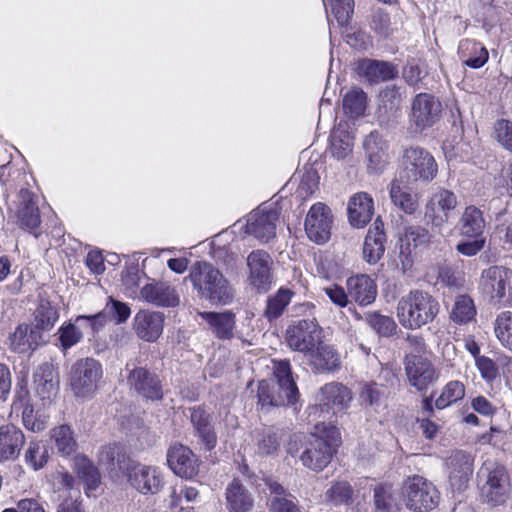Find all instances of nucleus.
<instances>
[{
  "mask_svg": "<svg viewBox=\"0 0 512 512\" xmlns=\"http://www.w3.org/2000/svg\"><path fill=\"white\" fill-rule=\"evenodd\" d=\"M197 292L199 298L211 304H230L235 295V289L224 274L212 263L196 261L186 277Z\"/></svg>",
  "mask_w": 512,
  "mask_h": 512,
  "instance_id": "1",
  "label": "nucleus"
},
{
  "mask_svg": "<svg viewBox=\"0 0 512 512\" xmlns=\"http://www.w3.org/2000/svg\"><path fill=\"white\" fill-rule=\"evenodd\" d=\"M273 374L276 382L262 380L258 384V405L261 409L294 405L299 398V390L292 375L289 361L274 362Z\"/></svg>",
  "mask_w": 512,
  "mask_h": 512,
  "instance_id": "2",
  "label": "nucleus"
},
{
  "mask_svg": "<svg viewBox=\"0 0 512 512\" xmlns=\"http://www.w3.org/2000/svg\"><path fill=\"white\" fill-rule=\"evenodd\" d=\"M439 310L440 304L433 295L424 290L413 289L399 299L396 315L402 327L417 330L431 323Z\"/></svg>",
  "mask_w": 512,
  "mask_h": 512,
  "instance_id": "3",
  "label": "nucleus"
},
{
  "mask_svg": "<svg viewBox=\"0 0 512 512\" xmlns=\"http://www.w3.org/2000/svg\"><path fill=\"white\" fill-rule=\"evenodd\" d=\"M478 486L484 502L491 506L504 505L511 494V480L506 467L495 461H485L478 473Z\"/></svg>",
  "mask_w": 512,
  "mask_h": 512,
  "instance_id": "4",
  "label": "nucleus"
},
{
  "mask_svg": "<svg viewBox=\"0 0 512 512\" xmlns=\"http://www.w3.org/2000/svg\"><path fill=\"white\" fill-rule=\"evenodd\" d=\"M352 399V393L345 385L338 382L327 383L317 393L316 403L308 407V418L319 429V425H324L327 418L346 410Z\"/></svg>",
  "mask_w": 512,
  "mask_h": 512,
  "instance_id": "5",
  "label": "nucleus"
},
{
  "mask_svg": "<svg viewBox=\"0 0 512 512\" xmlns=\"http://www.w3.org/2000/svg\"><path fill=\"white\" fill-rule=\"evenodd\" d=\"M324 436L312 434L299 455L301 463L308 469L320 472L331 462L340 443V432L333 425L324 426Z\"/></svg>",
  "mask_w": 512,
  "mask_h": 512,
  "instance_id": "6",
  "label": "nucleus"
},
{
  "mask_svg": "<svg viewBox=\"0 0 512 512\" xmlns=\"http://www.w3.org/2000/svg\"><path fill=\"white\" fill-rule=\"evenodd\" d=\"M102 377L103 368L98 360L92 357L78 359L71 366L69 377L73 395L81 399L91 398L97 391Z\"/></svg>",
  "mask_w": 512,
  "mask_h": 512,
  "instance_id": "7",
  "label": "nucleus"
},
{
  "mask_svg": "<svg viewBox=\"0 0 512 512\" xmlns=\"http://www.w3.org/2000/svg\"><path fill=\"white\" fill-rule=\"evenodd\" d=\"M402 171L399 177L407 183L418 180L432 181L438 171L437 163L430 152L421 147H409L402 157Z\"/></svg>",
  "mask_w": 512,
  "mask_h": 512,
  "instance_id": "8",
  "label": "nucleus"
},
{
  "mask_svg": "<svg viewBox=\"0 0 512 512\" xmlns=\"http://www.w3.org/2000/svg\"><path fill=\"white\" fill-rule=\"evenodd\" d=\"M286 340L292 350L307 356L322 343L323 330L315 317L298 319L288 326Z\"/></svg>",
  "mask_w": 512,
  "mask_h": 512,
  "instance_id": "9",
  "label": "nucleus"
},
{
  "mask_svg": "<svg viewBox=\"0 0 512 512\" xmlns=\"http://www.w3.org/2000/svg\"><path fill=\"white\" fill-rule=\"evenodd\" d=\"M479 289L491 303H502L512 294V270L504 266L484 269L479 280Z\"/></svg>",
  "mask_w": 512,
  "mask_h": 512,
  "instance_id": "10",
  "label": "nucleus"
},
{
  "mask_svg": "<svg viewBox=\"0 0 512 512\" xmlns=\"http://www.w3.org/2000/svg\"><path fill=\"white\" fill-rule=\"evenodd\" d=\"M442 104L430 93L417 94L411 103L409 114L410 129L414 133H422L432 128L441 118Z\"/></svg>",
  "mask_w": 512,
  "mask_h": 512,
  "instance_id": "11",
  "label": "nucleus"
},
{
  "mask_svg": "<svg viewBox=\"0 0 512 512\" xmlns=\"http://www.w3.org/2000/svg\"><path fill=\"white\" fill-rule=\"evenodd\" d=\"M406 507L414 512H427L439 503V492L436 487L419 475L407 479L404 484Z\"/></svg>",
  "mask_w": 512,
  "mask_h": 512,
  "instance_id": "12",
  "label": "nucleus"
},
{
  "mask_svg": "<svg viewBox=\"0 0 512 512\" xmlns=\"http://www.w3.org/2000/svg\"><path fill=\"white\" fill-rule=\"evenodd\" d=\"M127 383L140 397L158 401L163 398V388L158 375L145 367L137 366L134 362L126 363Z\"/></svg>",
  "mask_w": 512,
  "mask_h": 512,
  "instance_id": "13",
  "label": "nucleus"
},
{
  "mask_svg": "<svg viewBox=\"0 0 512 512\" xmlns=\"http://www.w3.org/2000/svg\"><path fill=\"white\" fill-rule=\"evenodd\" d=\"M404 365L409 384L419 392L427 391L439 378L434 365L422 356L409 354L405 357Z\"/></svg>",
  "mask_w": 512,
  "mask_h": 512,
  "instance_id": "14",
  "label": "nucleus"
},
{
  "mask_svg": "<svg viewBox=\"0 0 512 512\" xmlns=\"http://www.w3.org/2000/svg\"><path fill=\"white\" fill-rule=\"evenodd\" d=\"M333 216L331 209L318 202L310 208L305 219V231L308 238L317 243H326L331 236Z\"/></svg>",
  "mask_w": 512,
  "mask_h": 512,
  "instance_id": "15",
  "label": "nucleus"
},
{
  "mask_svg": "<svg viewBox=\"0 0 512 512\" xmlns=\"http://www.w3.org/2000/svg\"><path fill=\"white\" fill-rule=\"evenodd\" d=\"M125 473L130 485L143 495L156 494L163 487V476L155 466L133 462Z\"/></svg>",
  "mask_w": 512,
  "mask_h": 512,
  "instance_id": "16",
  "label": "nucleus"
},
{
  "mask_svg": "<svg viewBox=\"0 0 512 512\" xmlns=\"http://www.w3.org/2000/svg\"><path fill=\"white\" fill-rule=\"evenodd\" d=\"M278 219L279 212L276 208L261 205L250 214L246 225L247 233L266 243L275 237Z\"/></svg>",
  "mask_w": 512,
  "mask_h": 512,
  "instance_id": "17",
  "label": "nucleus"
},
{
  "mask_svg": "<svg viewBox=\"0 0 512 512\" xmlns=\"http://www.w3.org/2000/svg\"><path fill=\"white\" fill-rule=\"evenodd\" d=\"M451 488L462 491L467 487L473 473V458L462 450H456L445 461Z\"/></svg>",
  "mask_w": 512,
  "mask_h": 512,
  "instance_id": "18",
  "label": "nucleus"
},
{
  "mask_svg": "<svg viewBox=\"0 0 512 512\" xmlns=\"http://www.w3.org/2000/svg\"><path fill=\"white\" fill-rule=\"evenodd\" d=\"M273 261L264 250L252 251L247 257L249 282L258 291L266 292L272 283L271 266Z\"/></svg>",
  "mask_w": 512,
  "mask_h": 512,
  "instance_id": "19",
  "label": "nucleus"
},
{
  "mask_svg": "<svg viewBox=\"0 0 512 512\" xmlns=\"http://www.w3.org/2000/svg\"><path fill=\"white\" fill-rule=\"evenodd\" d=\"M430 242V234L421 226H409L401 238L399 260L403 272L410 270L414 263L416 249Z\"/></svg>",
  "mask_w": 512,
  "mask_h": 512,
  "instance_id": "20",
  "label": "nucleus"
},
{
  "mask_svg": "<svg viewBox=\"0 0 512 512\" xmlns=\"http://www.w3.org/2000/svg\"><path fill=\"white\" fill-rule=\"evenodd\" d=\"M167 463L178 476L191 479L197 475L199 460L193 451L182 444L172 445L167 452Z\"/></svg>",
  "mask_w": 512,
  "mask_h": 512,
  "instance_id": "21",
  "label": "nucleus"
},
{
  "mask_svg": "<svg viewBox=\"0 0 512 512\" xmlns=\"http://www.w3.org/2000/svg\"><path fill=\"white\" fill-rule=\"evenodd\" d=\"M163 328L162 312L140 310L134 316L133 329L136 335L146 342H155L161 336Z\"/></svg>",
  "mask_w": 512,
  "mask_h": 512,
  "instance_id": "22",
  "label": "nucleus"
},
{
  "mask_svg": "<svg viewBox=\"0 0 512 512\" xmlns=\"http://www.w3.org/2000/svg\"><path fill=\"white\" fill-rule=\"evenodd\" d=\"M456 205V195L449 190L440 189L427 203L425 216L431 219L433 225L441 226L448 220L449 213L455 209Z\"/></svg>",
  "mask_w": 512,
  "mask_h": 512,
  "instance_id": "23",
  "label": "nucleus"
},
{
  "mask_svg": "<svg viewBox=\"0 0 512 512\" xmlns=\"http://www.w3.org/2000/svg\"><path fill=\"white\" fill-rule=\"evenodd\" d=\"M141 298L159 307H175L180 299L174 287L166 282H152L141 288Z\"/></svg>",
  "mask_w": 512,
  "mask_h": 512,
  "instance_id": "24",
  "label": "nucleus"
},
{
  "mask_svg": "<svg viewBox=\"0 0 512 512\" xmlns=\"http://www.w3.org/2000/svg\"><path fill=\"white\" fill-rule=\"evenodd\" d=\"M356 70L360 77L371 84L392 80L398 74L397 68L392 63L374 59L360 60Z\"/></svg>",
  "mask_w": 512,
  "mask_h": 512,
  "instance_id": "25",
  "label": "nucleus"
},
{
  "mask_svg": "<svg viewBox=\"0 0 512 512\" xmlns=\"http://www.w3.org/2000/svg\"><path fill=\"white\" fill-rule=\"evenodd\" d=\"M25 443L24 433L13 424L0 427V461L16 459Z\"/></svg>",
  "mask_w": 512,
  "mask_h": 512,
  "instance_id": "26",
  "label": "nucleus"
},
{
  "mask_svg": "<svg viewBox=\"0 0 512 512\" xmlns=\"http://www.w3.org/2000/svg\"><path fill=\"white\" fill-rule=\"evenodd\" d=\"M373 214L374 202L369 194L359 192L350 198L348 203V218L353 227H364L370 222Z\"/></svg>",
  "mask_w": 512,
  "mask_h": 512,
  "instance_id": "27",
  "label": "nucleus"
},
{
  "mask_svg": "<svg viewBox=\"0 0 512 512\" xmlns=\"http://www.w3.org/2000/svg\"><path fill=\"white\" fill-rule=\"evenodd\" d=\"M386 234L383 222L377 218L373 226L368 230L364 245L363 258L369 264L377 263L385 252Z\"/></svg>",
  "mask_w": 512,
  "mask_h": 512,
  "instance_id": "28",
  "label": "nucleus"
},
{
  "mask_svg": "<svg viewBox=\"0 0 512 512\" xmlns=\"http://www.w3.org/2000/svg\"><path fill=\"white\" fill-rule=\"evenodd\" d=\"M308 363L317 373L333 372L340 368L341 360L337 350L323 342L307 356Z\"/></svg>",
  "mask_w": 512,
  "mask_h": 512,
  "instance_id": "29",
  "label": "nucleus"
},
{
  "mask_svg": "<svg viewBox=\"0 0 512 512\" xmlns=\"http://www.w3.org/2000/svg\"><path fill=\"white\" fill-rule=\"evenodd\" d=\"M190 418L195 434L204 444L206 450L214 449L217 444V436L212 423V416L205 409L198 406L191 409Z\"/></svg>",
  "mask_w": 512,
  "mask_h": 512,
  "instance_id": "30",
  "label": "nucleus"
},
{
  "mask_svg": "<svg viewBox=\"0 0 512 512\" xmlns=\"http://www.w3.org/2000/svg\"><path fill=\"white\" fill-rule=\"evenodd\" d=\"M225 500L228 512H251L254 507L253 495L236 478L227 485Z\"/></svg>",
  "mask_w": 512,
  "mask_h": 512,
  "instance_id": "31",
  "label": "nucleus"
},
{
  "mask_svg": "<svg viewBox=\"0 0 512 512\" xmlns=\"http://www.w3.org/2000/svg\"><path fill=\"white\" fill-rule=\"evenodd\" d=\"M34 390L37 396L45 401L50 400L58 391V377L51 363H43L37 367L33 375Z\"/></svg>",
  "mask_w": 512,
  "mask_h": 512,
  "instance_id": "32",
  "label": "nucleus"
},
{
  "mask_svg": "<svg viewBox=\"0 0 512 512\" xmlns=\"http://www.w3.org/2000/svg\"><path fill=\"white\" fill-rule=\"evenodd\" d=\"M349 296L360 306H367L375 301L377 288L367 275L352 276L346 282Z\"/></svg>",
  "mask_w": 512,
  "mask_h": 512,
  "instance_id": "33",
  "label": "nucleus"
},
{
  "mask_svg": "<svg viewBox=\"0 0 512 512\" xmlns=\"http://www.w3.org/2000/svg\"><path fill=\"white\" fill-rule=\"evenodd\" d=\"M200 316L218 339L230 340L234 337L236 316L233 312H202Z\"/></svg>",
  "mask_w": 512,
  "mask_h": 512,
  "instance_id": "34",
  "label": "nucleus"
},
{
  "mask_svg": "<svg viewBox=\"0 0 512 512\" xmlns=\"http://www.w3.org/2000/svg\"><path fill=\"white\" fill-rule=\"evenodd\" d=\"M10 348L19 354L35 350L44 340L42 333L27 324H20L10 335Z\"/></svg>",
  "mask_w": 512,
  "mask_h": 512,
  "instance_id": "35",
  "label": "nucleus"
},
{
  "mask_svg": "<svg viewBox=\"0 0 512 512\" xmlns=\"http://www.w3.org/2000/svg\"><path fill=\"white\" fill-rule=\"evenodd\" d=\"M98 458L99 462L110 471L123 473L129 470L133 463L126 452L125 446L120 443H112L101 447Z\"/></svg>",
  "mask_w": 512,
  "mask_h": 512,
  "instance_id": "36",
  "label": "nucleus"
},
{
  "mask_svg": "<svg viewBox=\"0 0 512 512\" xmlns=\"http://www.w3.org/2000/svg\"><path fill=\"white\" fill-rule=\"evenodd\" d=\"M410 184L398 177L392 181L389 191L393 205L409 215L414 214L419 206L417 195L408 187Z\"/></svg>",
  "mask_w": 512,
  "mask_h": 512,
  "instance_id": "37",
  "label": "nucleus"
},
{
  "mask_svg": "<svg viewBox=\"0 0 512 512\" xmlns=\"http://www.w3.org/2000/svg\"><path fill=\"white\" fill-rule=\"evenodd\" d=\"M458 56L464 65L479 69L487 63L489 53L480 42L463 39L458 46Z\"/></svg>",
  "mask_w": 512,
  "mask_h": 512,
  "instance_id": "38",
  "label": "nucleus"
},
{
  "mask_svg": "<svg viewBox=\"0 0 512 512\" xmlns=\"http://www.w3.org/2000/svg\"><path fill=\"white\" fill-rule=\"evenodd\" d=\"M458 228L462 236L468 238L482 237L485 228L482 211L475 206L466 207L459 220Z\"/></svg>",
  "mask_w": 512,
  "mask_h": 512,
  "instance_id": "39",
  "label": "nucleus"
},
{
  "mask_svg": "<svg viewBox=\"0 0 512 512\" xmlns=\"http://www.w3.org/2000/svg\"><path fill=\"white\" fill-rule=\"evenodd\" d=\"M51 440L57 453L61 456H70L76 452L78 444L70 426L63 424L51 430Z\"/></svg>",
  "mask_w": 512,
  "mask_h": 512,
  "instance_id": "40",
  "label": "nucleus"
},
{
  "mask_svg": "<svg viewBox=\"0 0 512 512\" xmlns=\"http://www.w3.org/2000/svg\"><path fill=\"white\" fill-rule=\"evenodd\" d=\"M59 319V312L47 299L41 298L34 312V329L39 332L51 330Z\"/></svg>",
  "mask_w": 512,
  "mask_h": 512,
  "instance_id": "41",
  "label": "nucleus"
},
{
  "mask_svg": "<svg viewBox=\"0 0 512 512\" xmlns=\"http://www.w3.org/2000/svg\"><path fill=\"white\" fill-rule=\"evenodd\" d=\"M366 105V93L358 87H353L343 97L344 113L351 118L362 116L365 112Z\"/></svg>",
  "mask_w": 512,
  "mask_h": 512,
  "instance_id": "42",
  "label": "nucleus"
},
{
  "mask_svg": "<svg viewBox=\"0 0 512 512\" xmlns=\"http://www.w3.org/2000/svg\"><path fill=\"white\" fill-rule=\"evenodd\" d=\"M74 467L78 477L84 482L88 490H95L100 484L98 469L85 456H76Z\"/></svg>",
  "mask_w": 512,
  "mask_h": 512,
  "instance_id": "43",
  "label": "nucleus"
},
{
  "mask_svg": "<svg viewBox=\"0 0 512 512\" xmlns=\"http://www.w3.org/2000/svg\"><path fill=\"white\" fill-rule=\"evenodd\" d=\"M476 308L468 295H459L455 299L450 318L457 324H466L474 319Z\"/></svg>",
  "mask_w": 512,
  "mask_h": 512,
  "instance_id": "44",
  "label": "nucleus"
},
{
  "mask_svg": "<svg viewBox=\"0 0 512 512\" xmlns=\"http://www.w3.org/2000/svg\"><path fill=\"white\" fill-rule=\"evenodd\" d=\"M78 322H64L57 331L58 346L63 353L77 345L83 339V332L76 326Z\"/></svg>",
  "mask_w": 512,
  "mask_h": 512,
  "instance_id": "45",
  "label": "nucleus"
},
{
  "mask_svg": "<svg viewBox=\"0 0 512 512\" xmlns=\"http://www.w3.org/2000/svg\"><path fill=\"white\" fill-rule=\"evenodd\" d=\"M21 195L25 204L18 214L20 225L30 230L36 229L40 224L39 209L28 190H22Z\"/></svg>",
  "mask_w": 512,
  "mask_h": 512,
  "instance_id": "46",
  "label": "nucleus"
},
{
  "mask_svg": "<svg viewBox=\"0 0 512 512\" xmlns=\"http://www.w3.org/2000/svg\"><path fill=\"white\" fill-rule=\"evenodd\" d=\"M495 336L501 346L512 352V312H500L494 322Z\"/></svg>",
  "mask_w": 512,
  "mask_h": 512,
  "instance_id": "47",
  "label": "nucleus"
},
{
  "mask_svg": "<svg viewBox=\"0 0 512 512\" xmlns=\"http://www.w3.org/2000/svg\"><path fill=\"white\" fill-rule=\"evenodd\" d=\"M353 137L344 130H335L331 135V153L337 160L346 159L353 150Z\"/></svg>",
  "mask_w": 512,
  "mask_h": 512,
  "instance_id": "48",
  "label": "nucleus"
},
{
  "mask_svg": "<svg viewBox=\"0 0 512 512\" xmlns=\"http://www.w3.org/2000/svg\"><path fill=\"white\" fill-rule=\"evenodd\" d=\"M464 396V384L458 380L450 381L443 387L440 396L435 400V407L442 410L463 399Z\"/></svg>",
  "mask_w": 512,
  "mask_h": 512,
  "instance_id": "49",
  "label": "nucleus"
},
{
  "mask_svg": "<svg viewBox=\"0 0 512 512\" xmlns=\"http://www.w3.org/2000/svg\"><path fill=\"white\" fill-rule=\"evenodd\" d=\"M365 320L368 326L381 337H390L397 330V324L393 318L378 312L368 313Z\"/></svg>",
  "mask_w": 512,
  "mask_h": 512,
  "instance_id": "50",
  "label": "nucleus"
},
{
  "mask_svg": "<svg viewBox=\"0 0 512 512\" xmlns=\"http://www.w3.org/2000/svg\"><path fill=\"white\" fill-rule=\"evenodd\" d=\"M199 491L191 485H181L179 489L174 488L169 496V508L171 512H191L190 508L181 506V500L184 498L187 502H193L197 499Z\"/></svg>",
  "mask_w": 512,
  "mask_h": 512,
  "instance_id": "51",
  "label": "nucleus"
},
{
  "mask_svg": "<svg viewBox=\"0 0 512 512\" xmlns=\"http://www.w3.org/2000/svg\"><path fill=\"white\" fill-rule=\"evenodd\" d=\"M24 460L29 467L37 471L43 468L48 461L47 449L41 442L31 440L24 453Z\"/></svg>",
  "mask_w": 512,
  "mask_h": 512,
  "instance_id": "52",
  "label": "nucleus"
},
{
  "mask_svg": "<svg viewBox=\"0 0 512 512\" xmlns=\"http://www.w3.org/2000/svg\"><path fill=\"white\" fill-rule=\"evenodd\" d=\"M48 420L49 416L43 410H35L31 405H26L23 409V425L32 432L43 431L47 426Z\"/></svg>",
  "mask_w": 512,
  "mask_h": 512,
  "instance_id": "53",
  "label": "nucleus"
},
{
  "mask_svg": "<svg viewBox=\"0 0 512 512\" xmlns=\"http://www.w3.org/2000/svg\"><path fill=\"white\" fill-rule=\"evenodd\" d=\"M353 489L345 481L336 482L325 493L327 502L333 505L349 504L352 501Z\"/></svg>",
  "mask_w": 512,
  "mask_h": 512,
  "instance_id": "54",
  "label": "nucleus"
},
{
  "mask_svg": "<svg viewBox=\"0 0 512 512\" xmlns=\"http://www.w3.org/2000/svg\"><path fill=\"white\" fill-rule=\"evenodd\" d=\"M292 293L289 290L280 289L276 295L267 301L265 314L269 319L278 318L291 300Z\"/></svg>",
  "mask_w": 512,
  "mask_h": 512,
  "instance_id": "55",
  "label": "nucleus"
},
{
  "mask_svg": "<svg viewBox=\"0 0 512 512\" xmlns=\"http://www.w3.org/2000/svg\"><path fill=\"white\" fill-rule=\"evenodd\" d=\"M470 146L467 142L458 141H446L443 144V152L448 161H466L470 158L471 151Z\"/></svg>",
  "mask_w": 512,
  "mask_h": 512,
  "instance_id": "56",
  "label": "nucleus"
},
{
  "mask_svg": "<svg viewBox=\"0 0 512 512\" xmlns=\"http://www.w3.org/2000/svg\"><path fill=\"white\" fill-rule=\"evenodd\" d=\"M427 71L424 64L417 59H411L403 68V78L410 86L418 85L426 76Z\"/></svg>",
  "mask_w": 512,
  "mask_h": 512,
  "instance_id": "57",
  "label": "nucleus"
},
{
  "mask_svg": "<svg viewBox=\"0 0 512 512\" xmlns=\"http://www.w3.org/2000/svg\"><path fill=\"white\" fill-rule=\"evenodd\" d=\"M104 311L106 315H109L117 324L126 322L131 314L128 304L116 300L111 296L108 297Z\"/></svg>",
  "mask_w": 512,
  "mask_h": 512,
  "instance_id": "58",
  "label": "nucleus"
},
{
  "mask_svg": "<svg viewBox=\"0 0 512 512\" xmlns=\"http://www.w3.org/2000/svg\"><path fill=\"white\" fill-rule=\"evenodd\" d=\"M320 177L312 167L305 170L298 187L300 196L306 198L314 194L319 187Z\"/></svg>",
  "mask_w": 512,
  "mask_h": 512,
  "instance_id": "59",
  "label": "nucleus"
},
{
  "mask_svg": "<svg viewBox=\"0 0 512 512\" xmlns=\"http://www.w3.org/2000/svg\"><path fill=\"white\" fill-rule=\"evenodd\" d=\"M494 133L501 146L512 152V121L499 119L494 124Z\"/></svg>",
  "mask_w": 512,
  "mask_h": 512,
  "instance_id": "60",
  "label": "nucleus"
},
{
  "mask_svg": "<svg viewBox=\"0 0 512 512\" xmlns=\"http://www.w3.org/2000/svg\"><path fill=\"white\" fill-rule=\"evenodd\" d=\"M475 365L481 377L487 383H492L499 375L496 362L487 356L482 355L481 357H477Z\"/></svg>",
  "mask_w": 512,
  "mask_h": 512,
  "instance_id": "61",
  "label": "nucleus"
},
{
  "mask_svg": "<svg viewBox=\"0 0 512 512\" xmlns=\"http://www.w3.org/2000/svg\"><path fill=\"white\" fill-rule=\"evenodd\" d=\"M279 446L278 437L272 428L264 429L258 439V452L262 455L274 453Z\"/></svg>",
  "mask_w": 512,
  "mask_h": 512,
  "instance_id": "62",
  "label": "nucleus"
},
{
  "mask_svg": "<svg viewBox=\"0 0 512 512\" xmlns=\"http://www.w3.org/2000/svg\"><path fill=\"white\" fill-rule=\"evenodd\" d=\"M329 6L336 19L343 22L353 13L354 0H329Z\"/></svg>",
  "mask_w": 512,
  "mask_h": 512,
  "instance_id": "63",
  "label": "nucleus"
},
{
  "mask_svg": "<svg viewBox=\"0 0 512 512\" xmlns=\"http://www.w3.org/2000/svg\"><path fill=\"white\" fill-rule=\"evenodd\" d=\"M363 147L366 155L371 154V151L381 152L388 151V143L378 131L370 132L363 141Z\"/></svg>",
  "mask_w": 512,
  "mask_h": 512,
  "instance_id": "64",
  "label": "nucleus"
}]
</instances>
